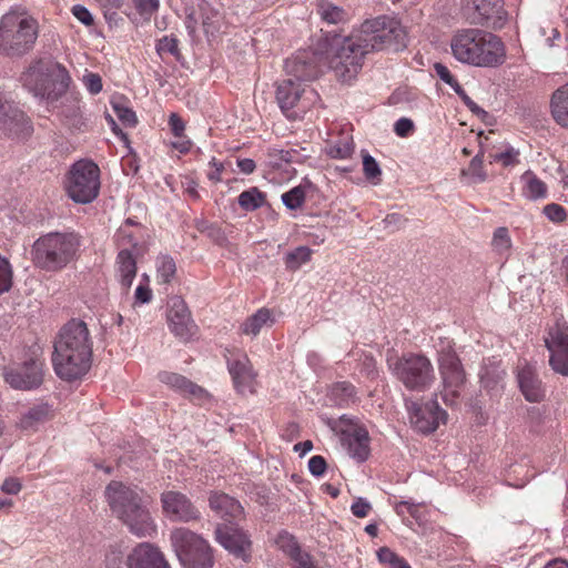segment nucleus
<instances>
[{
  "instance_id": "4c0bfd02",
  "label": "nucleus",
  "mask_w": 568,
  "mask_h": 568,
  "mask_svg": "<svg viewBox=\"0 0 568 568\" xmlns=\"http://www.w3.org/2000/svg\"><path fill=\"white\" fill-rule=\"evenodd\" d=\"M312 251L307 246H298L294 251L285 255V266L288 270L295 271L302 264H305L311 258Z\"/></svg>"
},
{
  "instance_id": "ea45409f",
  "label": "nucleus",
  "mask_w": 568,
  "mask_h": 568,
  "mask_svg": "<svg viewBox=\"0 0 568 568\" xmlns=\"http://www.w3.org/2000/svg\"><path fill=\"white\" fill-rule=\"evenodd\" d=\"M493 248L499 255L507 254L511 248V239L507 227H498L495 230L493 240Z\"/></svg>"
},
{
  "instance_id": "2f4dec72",
  "label": "nucleus",
  "mask_w": 568,
  "mask_h": 568,
  "mask_svg": "<svg viewBox=\"0 0 568 568\" xmlns=\"http://www.w3.org/2000/svg\"><path fill=\"white\" fill-rule=\"evenodd\" d=\"M50 415L51 410L49 405H34L21 415L18 426L23 430H34L40 424L48 420Z\"/></svg>"
},
{
  "instance_id": "3c124183",
  "label": "nucleus",
  "mask_w": 568,
  "mask_h": 568,
  "mask_svg": "<svg viewBox=\"0 0 568 568\" xmlns=\"http://www.w3.org/2000/svg\"><path fill=\"white\" fill-rule=\"evenodd\" d=\"M156 51L160 54L170 53V54L176 57L179 54L178 39L174 37H168V36L163 37L156 43Z\"/></svg>"
},
{
  "instance_id": "58836bf2",
  "label": "nucleus",
  "mask_w": 568,
  "mask_h": 568,
  "mask_svg": "<svg viewBox=\"0 0 568 568\" xmlns=\"http://www.w3.org/2000/svg\"><path fill=\"white\" fill-rule=\"evenodd\" d=\"M363 172L365 178L377 185L381 183L382 169L377 161L367 152L363 151Z\"/></svg>"
},
{
  "instance_id": "cd10ccee",
  "label": "nucleus",
  "mask_w": 568,
  "mask_h": 568,
  "mask_svg": "<svg viewBox=\"0 0 568 568\" xmlns=\"http://www.w3.org/2000/svg\"><path fill=\"white\" fill-rule=\"evenodd\" d=\"M275 324L273 312L266 307L257 310L248 316L240 326L243 335L252 338L256 337L264 328H271Z\"/></svg>"
},
{
  "instance_id": "a19ab883",
  "label": "nucleus",
  "mask_w": 568,
  "mask_h": 568,
  "mask_svg": "<svg viewBox=\"0 0 568 568\" xmlns=\"http://www.w3.org/2000/svg\"><path fill=\"white\" fill-rule=\"evenodd\" d=\"M354 151L352 138L339 140L327 148V154L333 159H347Z\"/></svg>"
},
{
  "instance_id": "680f3d73",
  "label": "nucleus",
  "mask_w": 568,
  "mask_h": 568,
  "mask_svg": "<svg viewBox=\"0 0 568 568\" xmlns=\"http://www.w3.org/2000/svg\"><path fill=\"white\" fill-rule=\"evenodd\" d=\"M169 125L171 128L172 133L176 138L183 136V132L185 130V123L176 113H172L170 115Z\"/></svg>"
},
{
  "instance_id": "c03bdc74",
  "label": "nucleus",
  "mask_w": 568,
  "mask_h": 568,
  "mask_svg": "<svg viewBox=\"0 0 568 568\" xmlns=\"http://www.w3.org/2000/svg\"><path fill=\"white\" fill-rule=\"evenodd\" d=\"M277 545L291 559L302 551L295 538L287 532L280 534Z\"/></svg>"
},
{
  "instance_id": "f3484780",
  "label": "nucleus",
  "mask_w": 568,
  "mask_h": 568,
  "mask_svg": "<svg viewBox=\"0 0 568 568\" xmlns=\"http://www.w3.org/2000/svg\"><path fill=\"white\" fill-rule=\"evenodd\" d=\"M406 408L409 414L410 424L420 433L429 434L435 432L440 424H444L447 414L436 400L419 405L413 400H406Z\"/></svg>"
},
{
  "instance_id": "423d86ee",
  "label": "nucleus",
  "mask_w": 568,
  "mask_h": 568,
  "mask_svg": "<svg viewBox=\"0 0 568 568\" xmlns=\"http://www.w3.org/2000/svg\"><path fill=\"white\" fill-rule=\"evenodd\" d=\"M38 37L37 21L24 10L12 9L0 22V50L8 55L29 51Z\"/></svg>"
},
{
  "instance_id": "4be33fe9",
  "label": "nucleus",
  "mask_w": 568,
  "mask_h": 568,
  "mask_svg": "<svg viewBox=\"0 0 568 568\" xmlns=\"http://www.w3.org/2000/svg\"><path fill=\"white\" fill-rule=\"evenodd\" d=\"M221 13L209 3L202 2L199 10L191 9L186 13L185 27L192 38L195 37L200 24L206 36H214L221 27Z\"/></svg>"
},
{
  "instance_id": "e433bc0d",
  "label": "nucleus",
  "mask_w": 568,
  "mask_h": 568,
  "mask_svg": "<svg viewBox=\"0 0 568 568\" xmlns=\"http://www.w3.org/2000/svg\"><path fill=\"white\" fill-rule=\"evenodd\" d=\"M156 273L160 283H171L176 273L174 260L168 255L159 257L156 262Z\"/></svg>"
},
{
  "instance_id": "774afa93",
  "label": "nucleus",
  "mask_w": 568,
  "mask_h": 568,
  "mask_svg": "<svg viewBox=\"0 0 568 568\" xmlns=\"http://www.w3.org/2000/svg\"><path fill=\"white\" fill-rule=\"evenodd\" d=\"M134 298L136 303H149L152 298V291L146 285H139L135 288Z\"/></svg>"
},
{
  "instance_id": "4d7b16f0",
  "label": "nucleus",
  "mask_w": 568,
  "mask_h": 568,
  "mask_svg": "<svg viewBox=\"0 0 568 568\" xmlns=\"http://www.w3.org/2000/svg\"><path fill=\"white\" fill-rule=\"evenodd\" d=\"M292 560L294 562L293 568H320L313 557L305 551H301Z\"/></svg>"
},
{
  "instance_id": "5fc2aeb1",
  "label": "nucleus",
  "mask_w": 568,
  "mask_h": 568,
  "mask_svg": "<svg viewBox=\"0 0 568 568\" xmlns=\"http://www.w3.org/2000/svg\"><path fill=\"white\" fill-rule=\"evenodd\" d=\"M326 468L327 464L323 456L315 455L308 460V470L313 476H322Z\"/></svg>"
},
{
  "instance_id": "b1692460",
  "label": "nucleus",
  "mask_w": 568,
  "mask_h": 568,
  "mask_svg": "<svg viewBox=\"0 0 568 568\" xmlns=\"http://www.w3.org/2000/svg\"><path fill=\"white\" fill-rule=\"evenodd\" d=\"M229 372L236 390L241 394L253 393L255 373L246 355L227 361Z\"/></svg>"
},
{
  "instance_id": "0eeeda50",
  "label": "nucleus",
  "mask_w": 568,
  "mask_h": 568,
  "mask_svg": "<svg viewBox=\"0 0 568 568\" xmlns=\"http://www.w3.org/2000/svg\"><path fill=\"white\" fill-rule=\"evenodd\" d=\"M367 53L372 51H399L406 47V32L400 23L387 17L366 20L356 32Z\"/></svg>"
},
{
  "instance_id": "49530a36",
  "label": "nucleus",
  "mask_w": 568,
  "mask_h": 568,
  "mask_svg": "<svg viewBox=\"0 0 568 568\" xmlns=\"http://www.w3.org/2000/svg\"><path fill=\"white\" fill-rule=\"evenodd\" d=\"M424 506V503H414L413 500H400L396 504L395 510L397 515L403 516L405 510L416 520H420L423 518L420 508Z\"/></svg>"
},
{
  "instance_id": "20e7f679",
  "label": "nucleus",
  "mask_w": 568,
  "mask_h": 568,
  "mask_svg": "<svg viewBox=\"0 0 568 568\" xmlns=\"http://www.w3.org/2000/svg\"><path fill=\"white\" fill-rule=\"evenodd\" d=\"M21 81L36 98L54 102L67 92L71 78L61 64L39 60L23 72Z\"/></svg>"
},
{
  "instance_id": "473e14b6",
  "label": "nucleus",
  "mask_w": 568,
  "mask_h": 568,
  "mask_svg": "<svg viewBox=\"0 0 568 568\" xmlns=\"http://www.w3.org/2000/svg\"><path fill=\"white\" fill-rule=\"evenodd\" d=\"M348 453L359 462H364L369 454L368 433L364 429H355L346 437Z\"/></svg>"
},
{
  "instance_id": "9b49d317",
  "label": "nucleus",
  "mask_w": 568,
  "mask_h": 568,
  "mask_svg": "<svg viewBox=\"0 0 568 568\" xmlns=\"http://www.w3.org/2000/svg\"><path fill=\"white\" fill-rule=\"evenodd\" d=\"M68 196L75 203L93 202L100 192V169L90 160L73 163L65 180Z\"/></svg>"
},
{
  "instance_id": "6e6552de",
  "label": "nucleus",
  "mask_w": 568,
  "mask_h": 568,
  "mask_svg": "<svg viewBox=\"0 0 568 568\" xmlns=\"http://www.w3.org/2000/svg\"><path fill=\"white\" fill-rule=\"evenodd\" d=\"M171 545L185 568H212L213 551L207 541L194 531L178 527L170 534Z\"/></svg>"
},
{
  "instance_id": "72a5a7b5",
  "label": "nucleus",
  "mask_w": 568,
  "mask_h": 568,
  "mask_svg": "<svg viewBox=\"0 0 568 568\" xmlns=\"http://www.w3.org/2000/svg\"><path fill=\"white\" fill-rule=\"evenodd\" d=\"M328 398L335 405H348L349 403L355 402V387L348 382H338L329 388Z\"/></svg>"
},
{
  "instance_id": "c756f323",
  "label": "nucleus",
  "mask_w": 568,
  "mask_h": 568,
  "mask_svg": "<svg viewBox=\"0 0 568 568\" xmlns=\"http://www.w3.org/2000/svg\"><path fill=\"white\" fill-rule=\"evenodd\" d=\"M520 183L521 195L529 201L545 200L548 195L547 184L530 170L521 174Z\"/></svg>"
},
{
  "instance_id": "9d476101",
  "label": "nucleus",
  "mask_w": 568,
  "mask_h": 568,
  "mask_svg": "<svg viewBox=\"0 0 568 568\" xmlns=\"http://www.w3.org/2000/svg\"><path fill=\"white\" fill-rule=\"evenodd\" d=\"M394 376L409 390L425 392L435 382L434 367L423 354H406L388 359Z\"/></svg>"
},
{
  "instance_id": "13d9d810",
  "label": "nucleus",
  "mask_w": 568,
  "mask_h": 568,
  "mask_svg": "<svg viewBox=\"0 0 568 568\" xmlns=\"http://www.w3.org/2000/svg\"><path fill=\"white\" fill-rule=\"evenodd\" d=\"M72 13L84 26L89 27V26L93 24V17H92L91 12L84 6H81V4L73 6Z\"/></svg>"
},
{
  "instance_id": "864d4df0",
  "label": "nucleus",
  "mask_w": 568,
  "mask_h": 568,
  "mask_svg": "<svg viewBox=\"0 0 568 568\" xmlns=\"http://www.w3.org/2000/svg\"><path fill=\"white\" fill-rule=\"evenodd\" d=\"M407 222V219L398 213L387 214L383 220L384 227L389 229L392 232L402 229Z\"/></svg>"
},
{
  "instance_id": "37998d69",
  "label": "nucleus",
  "mask_w": 568,
  "mask_h": 568,
  "mask_svg": "<svg viewBox=\"0 0 568 568\" xmlns=\"http://www.w3.org/2000/svg\"><path fill=\"white\" fill-rule=\"evenodd\" d=\"M463 174L470 178L471 183H483L486 181V173L483 169V158L477 154L469 163L467 170L463 171Z\"/></svg>"
},
{
  "instance_id": "de8ad7c7",
  "label": "nucleus",
  "mask_w": 568,
  "mask_h": 568,
  "mask_svg": "<svg viewBox=\"0 0 568 568\" xmlns=\"http://www.w3.org/2000/svg\"><path fill=\"white\" fill-rule=\"evenodd\" d=\"M491 158L504 166H514L519 163V151L508 146L505 151L493 154Z\"/></svg>"
},
{
  "instance_id": "e2e57ef3",
  "label": "nucleus",
  "mask_w": 568,
  "mask_h": 568,
  "mask_svg": "<svg viewBox=\"0 0 568 568\" xmlns=\"http://www.w3.org/2000/svg\"><path fill=\"white\" fill-rule=\"evenodd\" d=\"M435 71H436L437 75L439 77V79L443 80L445 83H447L450 87H455V84L458 82L453 77V74L450 73L448 68L442 63L435 64Z\"/></svg>"
},
{
  "instance_id": "bf43d9fd",
  "label": "nucleus",
  "mask_w": 568,
  "mask_h": 568,
  "mask_svg": "<svg viewBox=\"0 0 568 568\" xmlns=\"http://www.w3.org/2000/svg\"><path fill=\"white\" fill-rule=\"evenodd\" d=\"M414 130V123L408 118H400L394 125V131L398 136L405 138Z\"/></svg>"
},
{
  "instance_id": "a18cd8bd",
  "label": "nucleus",
  "mask_w": 568,
  "mask_h": 568,
  "mask_svg": "<svg viewBox=\"0 0 568 568\" xmlns=\"http://www.w3.org/2000/svg\"><path fill=\"white\" fill-rule=\"evenodd\" d=\"M13 271L10 262L0 256V294L8 292L12 286Z\"/></svg>"
},
{
  "instance_id": "2eb2a0df",
  "label": "nucleus",
  "mask_w": 568,
  "mask_h": 568,
  "mask_svg": "<svg viewBox=\"0 0 568 568\" xmlns=\"http://www.w3.org/2000/svg\"><path fill=\"white\" fill-rule=\"evenodd\" d=\"M549 352V365L557 374L568 377V323L558 318L544 337Z\"/></svg>"
},
{
  "instance_id": "7c9ffc66",
  "label": "nucleus",
  "mask_w": 568,
  "mask_h": 568,
  "mask_svg": "<svg viewBox=\"0 0 568 568\" xmlns=\"http://www.w3.org/2000/svg\"><path fill=\"white\" fill-rule=\"evenodd\" d=\"M550 110L554 120L568 129V83L558 88L551 95Z\"/></svg>"
},
{
  "instance_id": "dca6fc26",
  "label": "nucleus",
  "mask_w": 568,
  "mask_h": 568,
  "mask_svg": "<svg viewBox=\"0 0 568 568\" xmlns=\"http://www.w3.org/2000/svg\"><path fill=\"white\" fill-rule=\"evenodd\" d=\"M44 361L32 357L22 365L3 369V378L14 389L31 390L43 382Z\"/></svg>"
},
{
  "instance_id": "8fccbe9b",
  "label": "nucleus",
  "mask_w": 568,
  "mask_h": 568,
  "mask_svg": "<svg viewBox=\"0 0 568 568\" xmlns=\"http://www.w3.org/2000/svg\"><path fill=\"white\" fill-rule=\"evenodd\" d=\"M113 110L118 116V119L126 126H135L138 123L136 114L135 112L124 105L114 104Z\"/></svg>"
},
{
  "instance_id": "09e8293b",
  "label": "nucleus",
  "mask_w": 568,
  "mask_h": 568,
  "mask_svg": "<svg viewBox=\"0 0 568 568\" xmlns=\"http://www.w3.org/2000/svg\"><path fill=\"white\" fill-rule=\"evenodd\" d=\"M542 213L554 223H561L567 219L566 210L557 203H550L544 206Z\"/></svg>"
},
{
  "instance_id": "39448f33",
  "label": "nucleus",
  "mask_w": 568,
  "mask_h": 568,
  "mask_svg": "<svg viewBox=\"0 0 568 568\" xmlns=\"http://www.w3.org/2000/svg\"><path fill=\"white\" fill-rule=\"evenodd\" d=\"M79 246V239L73 233H48L34 242L32 258L38 267L57 272L75 258Z\"/></svg>"
},
{
  "instance_id": "a211bd4d",
  "label": "nucleus",
  "mask_w": 568,
  "mask_h": 568,
  "mask_svg": "<svg viewBox=\"0 0 568 568\" xmlns=\"http://www.w3.org/2000/svg\"><path fill=\"white\" fill-rule=\"evenodd\" d=\"M168 325L175 337L187 342L196 334V325L192 320L191 312L180 296H172L168 302L166 313Z\"/></svg>"
},
{
  "instance_id": "f03ea898",
  "label": "nucleus",
  "mask_w": 568,
  "mask_h": 568,
  "mask_svg": "<svg viewBox=\"0 0 568 568\" xmlns=\"http://www.w3.org/2000/svg\"><path fill=\"white\" fill-rule=\"evenodd\" d=\"M105 498L114 517L132 535L146 538L156 534V524L148 508L142 489L112 480L105 488Z\"/></svg>"
},
{
  "instance_id": "052dcab7",
  "label": "nucleus",
  "mask_w": 568,
  "mask_h": 568,
  "mask_svg": "<svg viewBox=\"0 0 568 568\" xmlns=\"http://www.w3.org/2000/svg\"><path fill=\"white\" fill-rule=\"evenodd\" d=\"M371 508H372L371 504L367 500H365L364 498H357L351 507L353 515L358 518L366 517L368 515Z\"/></svg>"
},
{
  "instance_id": "412c9836",
  "label": "nucleus",
  "mask_w": 568,
  "mask_h": 568,
  "mask_svg": "<svg viewBox=\"0 0 568 568\" xmlns=\"http://www.w3.org/2000/svg\"><path fill=\"white\" fill-rule=\"evenodd\" d=\"M0 130L18 139H24L32 133L28 116L13 104L3 100L0 92Z\"/></svg>"
},
{
  "instance_id": "7ed1b4c3",
  "label": "nucleus",
  "mask_w": 568,
  "mask_h": 568,
  "mask_svg": "<svg viewBox=\"0 0 568 568\" xmlns=\"http://www.w3.org/2000/svg\"><path fill=\"white\" fill-rule=\"evenodd\" d=\"M453 57L460 63L496 68L506 60V49L499 37L479 28H462L450 38Z\"/></svg>"
},
{
  "instance_id": "338daca9",
  "label": "nucleus",
  "mask_w": 568,
  "mask_h": 568,
  "mask_svg": "<svg viewBox=\"0 0 568 568\" xmlns=\"http://www.w3.org/2000/svg\"><path fill=\"white\" fill-rule=\"evenodd\" d=\"M21 488V483L14 477L7 478L1 486L3 493L11 495H17Z\"/></svg>"
},
{
  "instance_id": "6e6d98bb",
  "label": "nucleus",
  "mask_w": 568,
  "mask_h": 568,
  "mask_svg": "<svg viewBox=\"0 0 568 568\" xmlns=\"http://www.w3.org/2000/svg\"><path fill=\"white\" fill-rule=\"evenodd\" d=\"M135 8L143 17H151L159 8V0H136Z\"/></svg>"
},
{
  "instance_id": "4468645a",
  "label": "nucleus",
  "mask_w": 568,
  "mask_h": 568,
  "mask_svg": "<svg viewBox=\"0 0 568 568\" xmlns=\"http://www.w3.org/2000/svg\"><path fill=\"white\" fill-rule=\"evenodd\" d=\"M462 13L469 24L486 29L500 30L508 21L504 0H462Z\"/></svg>"
},
{
  "instance_id": "bb28decb",
  "label": "nucleus",
  "mask_w": 568,
  "mask_h": 568,
  "mask_svg": "<svg viewBox=\"0 0 568 568\" xmlns=\"http://www.w3.org/2000/svg\"><path fill=\"white\" fill-rule=\"evenodd\" d=\"M210 507L220 517L227 521H239L244 517V508L242 505L223 493H212L209 499Z\"/></svg>"
},
{
  "instance_id": "a878e982",
  "label": "nucleus",
  "mask_w": 568,
  "mask_h": 568,
  "mask_svg": "<svg viewBox=\"0 0 568 568\" xmlns=\"http://www.w3.org/2000/svg\"><path fill=\"white\" fill-rule=\"evenodd\" d=\"M159 379L161 383L168 385L172 389L180 392L184 396H187L191 399H195L199 402H203L209 397L207 392L201 386L194 384L185 376H182L172 372H161L159 374Z\"/></svg>"
},
{
  "instance_id": "c85d7f7f",
  "label": "nucleus",
  "mask_w": 568,
  "mask_h": 568,
  "mask_svg": "<svg viewBox=\"0 0 568 568\" xmlns=\"http://www.w3.org/2000/svg\"><path fill=\"white\" fill-rule=\"evenodd\" d=\"M136 275V261L129 250H121L116 257V278L123 293H128Z\"/></svg>"
},
{
  "instance_id": "79ce46f5",
  "label": "nucleus",
  "mask_w": 568,
  "mask_h": 568,
  "mask_svg": "<svg viewBox=\"0 0 568 568\" xmlns=\"http://www.w3.org/2000/svg\"><path fill=\"white\" fill-rule=\"evenodd\" d=\"M305 201V190L298 185L282 194L283 204L290 210L300 209Z\"/></svg>"
},
{
  "instance_id": "69168bd1",
  "label": "nucleus",
  "mask_w": 568,
  "mask_h": 568,
  "mask_svg": "<svg viewBox=\"0 0 568 568\" xmlns=\"http://www.w3.org/2000/svg\"><path fill=\"white\" fill-rule=\"evenodd\" d=\"M377 557L381 562L388 565V568L394 565L399 558L394 551L387 547H383L377 551Z\"/></svg>"
},
{
  "instance_id": "c9c22d12",
  "label": "nucleus",
  "mask_w": 568,
  "mask_h": 568,
  "mask_svg": "<svg viewBox=\"0 0 568 568\" xmlns=\"http://www.w3.org/2000/svg\"><path fill=\"white\" fill-rule=\"evenodd\" d=\"M239 205L245 211H255L264 205L266 197L257 187H251L239 195Z\"/></svg>"
},
{
  "instance_id": "ddd939ff",
  "label": "nucleus",
  "mask_w": 568,
  "mask_h": 568,
  "mask_svg": "<svg viewBox=\"0 0 568 568\" xmlns=\"http://www.w3.org/2000/svg\"><path fill=\"white\" fill-rule=\"evenodd\" d=\"M438 368L442 377V398L455 405L466 385V373L455 351L448 345L438 352Z\"/></svg>"
},
{
  "instance_id": "1a4fd4ad",
  "label": "nucleus",
  "mask_w": 568,
  "mask_h": 568,
  "mask_svg": "<svg viewBox=\"0 0 568 568\" xmlns=\"http://www.w3.org/2000/svg\"><path fill=\"white\" fill-rule=\"evenodd\" d=\"M331 68L343 81H349L358 73L367 54L358 36L334 37L327 51Z\"/></svg>"
},
{
  "instance_id": "5701e85b",
  "label": "nucleus",
  "mask_w": 568,
  "mask_h": 568,
  "mask_svg": "<svg viewBox=\"0 0 568 568\" xmlns=\"http://www.w3.org/2000/svg\"><path fill=\"white\" fill-rule=\"evenodd\" d=\"M128 568H170L162 552L151 544L138 545L126 560Z\"/></svg>"
},
{
  "instance_id": "393cba45",
  "label": "nucleus",
  "mask_w": 568,
  "mask_h": 568,
  "mask_svg": "<svg viewBox=\"0 0 568 568\" xmlns=\"http://www.w3.org/2000/svg\"><path fill=\"white\" fill-rule=\"evenodd\" d=\"M517 381L526 400L539 403L545 398V387L532 366L527 364L519 368Z\"/></svg>"
},
{
  "instance_id": "aec40b11",
  "label": "nucleus",
  "mask_w": 568,
  "mask_h": 568,
  "mask_svg": "<svg viewBox=\"0 0 568 568\" xmlns=\"http://www.w3.org/2000/svg\"><path fill=\"white\" fill-rule=\"evenodd\" d=\"M216 540L230 554L244 561L251 557L252 541L250 536L232 524L219 525L215 530Z\"/></svg>"
},
{
  "instance_id": "6ab92c4d",
  "label": "nucleus",
  "mask_w": 568,
  "mask_h": 568,
  "mask_svg": "<svg viewBox=\"0 0 568 568\" xmlns=\"http://www.w3.org/2000/svg\"><path fill=\"white\" fill-rule=\"evenodd\" d=\"M161 505L164 516L171 521L190 523L200 519V511L191 499L176 490L161 494Z\"/></svg>"
},
{
  "instance_id": "603ef678",
  "label": "nucleus",
  "mask_w": 568,
  "mask_h": 568,
  "mask_svg": "<svg viewBox=\"0 0 568 568\" xmlns=\"http://www.w3.org/2000/svg\"><path fill=\"white\" fill-rule=\"evenodd\" d=\"M82 81L91 94H98L102 91V79L98 73L88 72L83 75Z\"/></svg>"
},
{
  "instance_id": "f257e3e1",
  "label": "nucleus",
  "mask_w": 568,
  "mask_h": 568,
  "mask_svg": "<svg viewBox=\"0 0 568 568\" xmlns=\"http://www.w3.org/2000/svg\"><path fill=\"white\" fill-rule=\"evenodd\" d=\"M92 363V339L88 325L70 320L58 332L53 342L52 365L55 374L65 381L84 376Z\"/></svg>"
},
{
  "instance_id": "f8f14e48",
  "label": "nucleus",
  "mask_w": 568,
  "mask_h": 568,
  "mask_svg": "<svg viewBox=\"0 0 568 568\" xmlns=\"http://www.w3.org/2000/svg\"><path fill=\"white\" fill-rule=\"evenodd\" d=\"M286 71L293 73L295 80L286 79L278 83L276 90V100L281 110L287 118L295 119L296 113L291 112L302 100V94L306 93L301 81H310L315 78L316 70L314 65L295 58L287 60L285 64Z\"/></svg>"
},
{
  "instance_id": "0e129e2a",
  "label": "nucleus",
  "mask_w": 568,
  "mask_h": 568,
  "mask_svg": "<svg viewBox=\"0 0 568 568\" xmlns=\"http://www.w3.org/2000/svg\"><path fill=\"white\" fill-rule=\"evenodd\" d=\"M122 551L118 548H112L106 557H105V564L108 568H121L122 564Z\"/></svg>"
},
{
  "instance_id": "f704fd0d",
  "label": "nucleus",
  "mask_w": 568,
  "mask_h": 568,
  "mask_svg": "<svg viewBox=\"0 0 568 568\" xmlns=\"http://www.w3.org/2000/svg\"><path fill=\"white\" fill-rule=\"evenodd\" d=\"M316 12L323 21L329 24H337L347 20L344 9L326 0L318 1Z\"/></svg>"
}]
</instances>
